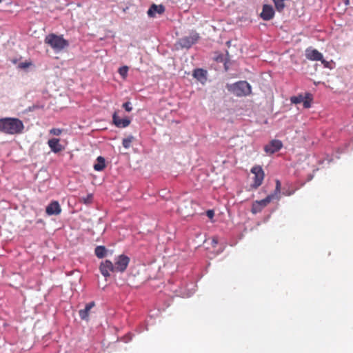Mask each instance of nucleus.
Wrapping results in <instances>:
<instances>
[{"mask_svg":"<svg viewBox=\"0 0 353 353\" xmlns=\"http://www.w3.org/2000/svg\"><path fill=\"white\" fill-rule=\"evenodd\" d=\"M24 125L17 118L6 117L0 119V131L8 134H19L23 132Z\"/></svg>","mask_w":353,"mask_h":353,"instance_id":"nucleus-1","label":"nucleus"},{"mask_svg":"<svg viewBox=\"0 0 353 353\" xmlns=\"http://www.w3.org/2000/svg\"><path fill=\"white\" fill-rule=\"evenodd\" d=\"M226 88L234 95L239 97L250 95L252 92L251 85L245 81H239L232 84H227Z\"/></svg>","mask_w":353,"mask_h":353,"instance_id":"nucleus-2","label":"nucleus"},{"mask_svg":"<svg viewBox=\"0 0 353 353\" xmlns=\"http://www.w3.org/2000/svg\"><path fill=\"white\" fill-rule=\"evenodd\" d=\"M45 43L49 45L54 51L59 52L68 47L69 43L62 36L50 34L45 38Z\"/></svg>","mask_w":353,"mask_h":353,"instance_id":"nucleus-3","label":"nucleus"},{"mask_svg":"<svg viewBox=\"0 0 353 353\" xmlns=\"http://www.w3.org/2000/svg\"><path fill=\"white\" fill-rule=\"evenodd\" d=\"M251 172L254 175L252 188L256 189L263 183L265 177L264 171L261 165H254L251 169Z\"/></svg>","mask_w":353,"mask_h":353,"instance_id":"nucleus-4","label":"nucleus"},{"mask_svg":"<svg viewBox=\"0 0 353 353\" xmlns=\"http://www.w3.org/2000/svg\"><path fill=\"white\" fill-rule=\"evenodd\" d=\"M130 263V258L124 254L118 256L114 262V269L116 272H123Z\"/></svg>","mask_w":353,"mask_h":353,"instance_id":"nucleus-5","label":"nucleus"},{"mask_svg":"<svg viewBox=\"0 0 353 353\" xmlns=\"http://www.w3.org/2000/svg\"><path fill=\"white\" fill-rule=\"evenodd\" d=\"M272 200H273V196H267L264 199L254 201L252 205L251 212L253 214H256V213L260 212Z\"/></svg>","mask_w":353,"mask_h":353,"instance_id":"nucleus-6","label":"nucleus"},{"mask_svg":"<svg viewBox=\"0 0 353 353\" xmlns=\"http://www.w3.org/2000/svg\"><path fill=\"white\" fill-rule=\"evenodd\" d=\"M192 201L184 200L179 206L178 211L184 216H189L193 214Z\"/></svg>","mask_w":353,"mask_h":353,"instance_id":"nucleus-7","label":"nucleus"},{"mask_svg":"<svg viewBox=\"0 0 353 353\" xmlns=\"http://www.w3.org/2000/svg\"><path fill=\"white\" fill-rule=\"evenodd\" d=\"M114 265L110 260L102 261L99 266V270L102 275L105 277L110 276L111 272H114Z\"/></svg>","mask_w":353,"mask_h":353,"instance_id":"nucleus-8","label":"nucleus"},{"mask_svg":"<svg viewBox=\"0 0 353 353\" xmlns=\"http://www.w3.org/2000/svg\"><path fill=\"white\" fill-rule=\"evenodd\" d=\"M283 146V143L279 140H272L270 143L264 147V150L267 154H274L279 151Z\"/></svg>","mask_w":353,"mask_h":353,"instance_id":"nucleus-9","label":"nucleus"},{"mask_svg":"<svg viewBox=\"0 0 353 353\" xmlns=\"http://www.w3.org/2000/svg\"><path fill=\"white\" fill-rule=\"evenodd\" d=\"M199 35L194 34L189 37H185L179 40V44L182 48H189L196 42Z\"/></svg>","mask_w":353,"mask_h":353,"instance_id":"nucleus-10","label":"nucleus"},{"mask_svg":"<svg viewBox=\"0 0 353 353\" xmlns=\"http://www.w3.org/2000/svg\"><path fill=\"white\" fill-rule=\"evenodd\" d=\"M305 57L311 61L322 60L323 54L316 49L308 48L305 50Z\"/></svg>","mask_w":353,"mask_h":353,"instance_id":"nucleus-11","label":"nucleus"},{"mask_svg":"<svg viewBox=\"0 0 353 353\" xmlns=\"http://www.w3.org/2000/svg\"><path fill=\"white\" fill-rule=\"evenodd\" d=\"M260 16L265 21L272 19L274 16L273 7L270 5H264Z\"/></svg>","mask_w":353,"mask_h":353,"instance_id":"nucleus-12","label":"nucleus"},{"mask_svg":"<svg viewBox=\"0 0 353 353\" xmlns=\"http://www.w3.org/2000/svg\"><path fill=\"white\" fill-rule=\"evenodd\" d=\"M112 120H113L114 124L118 128H125V127L128 126L130 123V120L129 119H128L127 117L121 119L118 116L117 112H115L113 114Z\"/></svg>","mask_w":353,"mask_h":353,"instance_id":"nucleus-13","label":"nucleus"},{"mask_svg":"<svg viewBox=\"0 0 353 353\" xmlns=\"http://www.w3.org/2000/svg\"><path fill=\"white\" fill-rule=\"evenodd\" d=\"M165 12V7L163 5L153 3L148 9L147 14L150 17H155L157 14H162Z\"/></svg>","mask_w":353,"mask_h":353,"instance_id":"nucleus-14","label":"nucleus"},{"mask_svg":"<svg viewBox=\"0 0 353 353\" xmlns=\"http://www.w3.org/2000/svg\"><path fill=\"white\" fill-rule=\"evenodd\" d=\"M46 213L48 215H58L61 213V209L58 201L51 202L46 208Z\"/></svg>","mask_w":353,"mask_h":353,"instance_id":"nucleus-15","label":"nucleus"},{"mask_svg":"<svg viewBox=\"0 0 353 353\" xmlns=\"http://www.w3.org/2000/svg\"><path fill=\"white\" fill-rule=\"evenodd\" d=\"M48 145L51 150L54 153L60 152L63 150V147L60 143V140L57 138L49 139L48 141Z\"/></svg>","mask_w":353,"mask_h":353,"instance_id":"nucleus-16","label":"nucleus"},{"mask_svg":"<svg viewBox=\"0 0 353 353\" xmlns=\"http://www.w3.org/2000/svg\"><path fill=\"white\" fill-rule=\"evenodd\" d=\"M95 305L94 301H92L88 303L83 310H81L79 312V316L82 320L88 321L89 319V313L90 310Z\"/></svg>","mask_w":353,"mask_h":353,"instance_id":"nucleus-17","label":"nucleus"},{"mask_svg":"<svg viewBox=\"0 0 353 353\" xmlns=\"http://www.w3.org/2000/svg\"><path fill=\"white\" fill-rule=\"evenodd\" d=\"M207 72L203 69H195L193 72V76L199 81H203L206 79Z\"/></svg>","mask_w":353,"mask_h":353,"instance_id":"nucleus-18","label":"nucleus"},{"mask_svg":"<svg viewBox=\"0 0 353 353\" xmlns=\"http://www.w3.org/2000/svg\"><path fill=\"white\" fill-rule=\"evenodd\" d=\"M276 187L274 192L268 196H273L274 199H280V193H281V183L279 179L276 180Z\"/></svg>","mask_w":353,"mask_h":353,"instance_id":"nucleus-19","label":"nucleus"},{"mask_svg":"<svg viewBox=\"0 0 353 353\" xmlns=\"http://www.w3.org/2000/svg\"><path fill=\"white\" fill-rule=\"evenodd\" d=\"M97 163L94 165V169L96 171L103 170L105 167L104 158L102 157H97Z\"/></svg>","mask_w":353,"mask_h":353,"instance_id":"nucleus-20","label":"nucleus"},{"mask_svg":"<svg viewBox=\"0 0 353 353\" xmlns=\"http://www.w3.org/2000/svg\"><path fill=\"white\" fill-rule=\"evenodd\" d=\"M107 250L104 246H97L94 250V253L96 256L99 258L102 259L103 258L106 254Z\"/></svg>","mask_w":353,"mask_h":353,"instance_id":"nucleus-21","label":"nucleus"},{"mask_svg":"<svg viewBox=\"0 0 353 353\" xmlns=\"http://www.w3.org/2000/svg\"><path fill=\"white\" fill-rule=\"evenodd\" d=\"M272 1L275 5V7H276V9L277 10V11L281 12L284 9V8L285 6V1L286 0H272Z\"/></svg>","mask_w":353,"mask_h":353,"instance_id":"nucleus-22","label":"nucleus"},{"mask_svg":"<svg viewBox=\"0 0 353 353\" xmlns=\"http://www.w3.org/2000/svg\"><path fill=\"white\" fill-rule=\"evenodd\" d=\"M134 139V138L132 135L123 139V142H122L123 146L125 148H127V149L129 148L131 146V143Z\"/></svg>","mask_w":353,"mask_h":353,"instance_id":"nucleus-23","label":"nucleus"},{"mask_svg":"<svg viewBox=\"0 0 353 353\" xmlns=\"http://www.w3.org/2000/svg\"><path fill=\"white\" fill-rule=\"evenodd\" d=\"M93 200L92 194H88L85 197H82L80 199V201L83 203L84 204H90Z\"/></svg>","mask_w":353,"mask_h":353,"instance_id":"nucleus-24","label":"nucleus"},{"mask_svg":"<svg viewBox=\"0 0 353 353\" xmlns=\"http://www.w3.org/2000/svg\"><path fill=\"white\" fill-rule=\"evenodd\" d=\"M303 97L302 95L292 97L290 101L292 103L298 104L303 101Z\"/></svg>","mask_w":353,"mask_h":353,"instance_id":"nucleus-25","label":"nucleus"},{"mask_svg":"<svg viewBox=\"0 0 353 353\" xmlns=\"http://www.w3.org/2000/svg\"><path fill=\"white\" fill-rule=\"evenodd\" d=\"M128 71V66H123L119 69V73L123 78H125L127 76Z\"/></svg>","mask_w":353,"mask_h":353,"instance_id":"nucleus-26","label":"nucleus"},{"mask_svg":"<svg viewBox=\"0 0 353 353\" xmlns=\"http://www.w3.org/2000/svg\"><path fill=\"white\" fill-rule=\"evenodd\" d=\"M30 65H32V62L30 61H24L21 62L19 64V68L21 69H26L29 68Z\"/></svg>","mask_w":353,"mask_h":353,"instance_id":"nucleus-27","label":"nucleus"},{"mask_svg":"<svg viewBox=\"0 0 353 353\" xmlns=\"http://www.w3.org/2000/svg\"><path fill=\"white\" fill-rule=\"evenodd\" d=\"M62 130L59 128H52L50 130V134L52 135L59 136L61 134Z\"/></svg>","mask_w":353,"mask_h":353,"instance_id":"nucleus-28","label":"nucleus"},{"mask_svg":"<svg viewBox=\"0 0 353 353\" xmlns=\"http://www.w3.org/2000/svg\"><path fill=\"white\" fill-rule=\"evenodd\" d=\"M321 63L323 64L325 68H327L331 69L332 68V61H327L323 59V57L322 58V60H320Z\"/></svg>","mask_w":353,"mask_h":353,"instance_id":"nucleus-29","label":"nucleus"},{"mask_svg":"<svg viewBox=\"0 0 353 353\" xmlns=\"http://www.w3.org/2000/svg\"><path fill=\"white\" fill-rule=\"evenodd\" d=\"M123 108L127 111V112H130L132 111V107L131 105V103L130 102H125L123 104Z\"/></svg>","mask_w":353,"mask_h":353,"instance_id":"nucleus-30","label":"nucleus"},{"mask_svg":"<svg viewBox=\"0 0 353 353\" xmlns=\"http://www.w3.org/2000/svg\"><path fill=\"white\" fill-rule=\"evenodd\" d=\"M303 103V107L305 108H309L310 106H311V103H310V101H308L307 99H303V101H302Z\"/></svg>","mask_w":353,"mask_h":353,"instance_id":"nucleus-31","label":"nucleus"},{"mask_svg":"<svg viewBox=\"0 0 353 353\" xmlns=\"http://www.w3.org/2000/svg\"><path fill=\"white\" fill-rule=\"evenodd\" d=\"M207 214V216L210 218V219H212L214 217V211L212 210H209L207 211L206 212Z\"/></svg>","mask_w":353,"mask_h":353,"instance_id":"nucleus-32","label":"nucleus"},{"mask_svg":"<svg viewBox=\"0 0 353 353\" xmlns=\"http://www.w3.org/2000/svg\"><path fill=\"white\" fill-rule=\"evenodd\" d=\"M218 243H219L218 238L215 237V236L213 237L212 239V246L215 247L218 244Z\"/></svg>","mask_w":353,"mask_h":353,"instance_id":"nucleus-33","label":"nucleus"},{"mask_svg":"<svg viewBox=\"0 0 353 353\" xmlns=\"http://www.w3.org/2000/svg\"><path fill=\"white\" fill-rule=\"evenodd\" d=\"M283 194L285 196H290L292 194V192H283Z\"/></svg>","mask_w":353,"mask_h":353,"instance_id":"nucleus-34","label":"nucleus"},{"mask_svg":"<svg viewBox=\"0 0 353 353\" xmlns=\"http://www.w3.org/2000/svg\"><path fill=\"white\" fill-rule=\"evenodd\" d=\"M343 1L345 3V5H348L349 4V0H343Z\"/></svg>","mask_w":353,"mask_h":353,"instance_id":"nucleus-35","label":"nucleus"},{"mask_svg":"<svg viewBox=\"0 0 353 353\" xmlns=\"http://www.w3.org/2000/svg\"><path fill=\"white\" fill-rule=\"evenodd\" d=\"M2 1V0H0V3Z\"/></svg>","mask_w":353,"mask_h":353,"instance_id":"nucleus-36","label":"nucleus"}]
</instances>
